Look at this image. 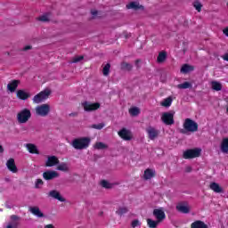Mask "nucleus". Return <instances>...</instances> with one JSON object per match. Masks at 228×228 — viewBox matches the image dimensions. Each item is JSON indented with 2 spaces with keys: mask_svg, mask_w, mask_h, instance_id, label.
I'll list each match as a JSON object with an SVG mask.
<instances>
[{
  "mask_svg": "<svg viewBox=\"0 0 228 228\" xmlns=\"http://www.w3.org/2000/svg\"><path fill=\"white\" fill-rule=\"evenodd\" d=\"M82 106L85 111L90 112V111H96V110H99V108H101V103L99 102L92 103L90 102H84L82 103Z\"/></svg>",
  "mask_w": 228,
  "mask_h": 228,
  "instance_id": "6e6552de",
  "label": "nucleus"
},
{
  "mask_svg": "<svg viewBox=\"0 0 228 228\" xmlns=\"http://www.w3.org/2000/svg\"><path fill=\"white\" fill-rule=\"evenodd\" d=\"M6 167L12 174H17V172H19V168H17V165H15L14 159H9L6 162Z\"/></svg>",
  "mask_w": 228,
  "mask_h": 228,
  "instance_id": "4468645a",
  "label": "nucleus"
},
{
  "mask_svg": "<svg viewBox=\"0 0 228 228\" xmlns=\"http://www.w3.org/2000/svg\"><path fill=\"white\" fill-rule=\"evenodd\" d=\"M57 170H60L61 172H69L70 167H69L68 163L62 162L57 166Z\"/></svg>",
  "mask_w": 228,
  "mask_h": 228,
  "instance_id": "c756f323",
  "label": "nucleus"
},
{
  "mask_svg": "<svg viewBox=\"0 0 228 228\" xmlns=\"http://www.w3.org/2000/svg\"><path fill=\"white\" fill-rule=\"evenodd\" d=\"M127 211H129V209L126 207H120V208H118L116 213L119 216H122V215H126V213H127Z\"/></svg>",
  "mask_w": 228,
  "mask_h": 228,
  "instance_id": "58836bf2",
  "label": "nucleus"
},
{
  "mask_svg": "<svg viewBox=\"0 0 228 228\" xmlns=\"http://www.w3.org/2000/svg\"><path fill=\"white\" fill-rule=\"evenodd\" d=\"M51 113V105L45 103L36 107V115L38 117H47Z\"/></svg>",
  "mask_w": 228,
  "mask_h": 228,
  "instance_id": "423d86ee",
  "label": "nucleus"
},
{
  "mask_svg": "<svg viewBox=\"0 0 228 228\" xmlns=\"http://www.w3.org/2000/svg\"><path fill=\"white\" fill-rule=\"evenodd\" d=\"M140 61H140L139 59L135 61V66L137 67V69H140Z\"/></svg>",
  "mask_w": 228,
  "mask_h": 228,
  "instance_id": "8fccbe9b",
  "label": "nucleus"
},
{
  "mask_svg": "<svg viewBox=\"0 0 228 228\" xmlns=\"http://www.w3.org/2000/svg\"><path fill=\"white\" fill-rule=\"evenodd\" d=\"M146 131L148 133L150 140H156V138H158V136L159 135V131L152 126L148 127Z\"/></svg>",
  "mask_w": 228,
  "mask_h": 228,
  "instance_id": "a211bd4d",
  "label": "nucleus"
},
{
  "mask_svg": "<svg viewBox=\"0 0 228 228\" xmlns=\"http://www.w3.org/2000/svg\"><path fill=\"white\" fill-rule=\"evenodd\" d=\"M50 17H51L50 13H45L38 17L37 20H39L40 22H49L51 20Z\"/></svg>",
  "mask_w": 228,
  "mask_h": 228,
  "instance_id": "2f4dec72",
  "label": "nucleus"
},
{
  "mask_svg": "<svg viewBox=\"0 0 228 228\" xmlns=\"http://www.w3.org/2000/svg\"><path fill=\"white\" fill-rule=\"evenodd\" d=\"M94 149L97 151H104L108 149V145L104 142H98L94 144Z\"/></svg>",
  "mask_w": 228,
  "mask_h": 228,
  "instance_id": "473e14b6",
  "label": "nucleus"
},
{
  "mask_svg": "<svg viewBox=\"0 0 228 228\" xmlns=\"http://www.w3.org/2000/svg\"><path fill=\"white\" fill-rule=\"evenodd\" d=\"M147 224H148V226L150 228H157L158 225H159V224H161L160 222H158V219L156 221L151 219V218H148L147 219Z\"/></svg>",
  "mask_w": 228,
  "mask_h": 228,
  "instance_id": "7c9ffc66",
  "label": "nucleus"
},
{
  "mask_svg": "<svg viewBox=\"0 0 228 228\" xmlns=\"http://www.w3.org/2000/svg\"><path fill=\"white\" fill-rule=\"evenodd\" d=\"M26 148L30 154H40V151H38V148L33 143H27Z\"/></svg>",
  "mask_w": 228,
  "mask_h": 228,
  "instance_id": "b1692460",
  "label": "nucleus"
},
{
  "mask_svg": "<svg viewBox=\"0 0 228 228\" xmlns=\"http://www.w3.org/2000/svg\"><path fill=\"white\" fill-rule=\"evenodd\" d=\"M176 209L179 213H183V215H188L190 213V206L187 203H180L176 206Z\"/></svg>",
  "mask_w": 228,
  "mask_h": 228,
  "instance_id": "6ab92c4d",
  "label": "nucleus"
},
{
  "mask_svg": "<svg viewBox=\"0 0 228 228\" xmlns=\"http://www.w3.org/2000/svg\"><path fill=\"white\" fill-rule=\"evenodd\" d=\"M28 211L34 215V216H37V218H44L45 216L42 210H40V208L35 206V207H29Z\"/></svg>",
  "mask_w": 228,
  "mask_h": 228,
  "instance_id": "dca6fc26",
  "label": "nucleus"
},
{
  "mask_svg": "<svg viewBox=\"0 0 228 228\" xmlns=\"http://www.w3.org/2000/svg\"><path fill=\"white\" fill-rule=\"evenodd\" d=\"M51 95V91L49 89H45L41 91L39 94H36L33 98V102L35 104H40V102H44L46 99H49Z\"/></svg>",
  "mask_w": 228,
  "mask_h": 228,
  "instance_id": "39448f33",
  "label": "nucleus"
},
{
  "mask_svg": "<svg viewBox=\"0 0 228 228\" xmlns=\"http://www.w3.org/2000/svg\"><path fill=\"white\" fill-rule=\"evenodd\" d=\"M106 125L104 123H100V124H97V125H92V128L93 129H98V130H101L102 129V127H104Z\"/></svg>",
  "mask_w": 228,
  "mask_h": 228,
  "instance_id": "c03bdc74",
  "label": "nucleus"
},
{
  "mask_svg": "<svg viewBox=\"0 0 228 228\" xmlns=\"http://www.w3.org/2000/svg\"><path fill=\"white\" fill-rule=\"evenodd\" d=\"M191 228H208V224H206L204 222L198 220L193 222L191 224Z\"/></svg>",
  "mask_w": 228,
  "mask_h": 228,
  "instance_id": "cd10ccee",
  "label": "nucleus"
},
{
  "mask_svg": "<svg viewBox=\"0 0 228 228\" xmlns=\"http://www.w3.org/2000/svg\"><path fill=\"white\" fill-rule=\"evenodd\" d=\"M193 70H195V67L189 64H183L180 69V72H182V74H188L190 72H193Z\"/></svg>",
  "mask_w": 228,
  "mask_h": 228,
  "instance_id": "5701e85b",
  "label": "nucleus"
},
{
  "mask_svg": "<svg viewBox=\"0 0 228 228\" xmlns=\"http://www.w3.org/2000/svg\"><path fill=\"white\" fill-rule=\"evenodd\" d=\"M191 170H192V168H191V167H190V166H187V167H185V172H187V173L191 172Z\"/></svg>",
  "mask_w": 228,
  "mask_h": 228,
  "instance_id": "09e8293b",
  "label": "nucleus"
},
{
  "mask_svg": "<svg viewBox=\"0 0 228 228\" xmlns=\"http://www.w3.org/2000/svg\"><path fill=\"white\" fill-rule=\"evenodd\" d=\"M3 152H4V148L0 144V154H3Z\"/></svg>",
  "mask_w": 228,
  "mask_h": 228,
  "instance_id": "864d4df0",
  "label": "nucleus"
},
{
  "mask_svg": "<svg viewBox=\"0 0 228 228\" xmlns=\"http://www.w3.org/2000/svg\"><path fill=\"white\" fill-rule=\"evenodd\" d=\"M101 185L102 186V188H106V190H111V188H113V183H110L106 180H102L101 182Z\"/></svg>",
  "mask_w": 228,
  "mask_h": 228,
  "instance_id": "4c0bfd02",
  "label": "nucleus"
},
{
  "mask_svg": "<svg viewBox=\"0 0 228 228\" xmlns=\"http://www.w3.org/2000/svg\"><path fill=\"white\" fill-rule=\"evenodd\" d=\"M193 6H194L195 10H197V12H201V10H202V4H200V2L195 1L193 3Z\"/></svg>",
  "mask_w": 228,
  "mask_h": 228,
  "instance_id": "79ce46f5",
  "label": "nucleus"
},
{
  "mask_svg": "<svg viewBox=\"0 0 228 228\" xmlns=\"http://www.w3.org/2000/svg\"><path fill=\"white\" fill-rule=\"evenodd\" d=\"M48 197L59 200V202H65V198L61 197V194L57 190H52L48 192Z\"/></svg>",
  "mask_w": 228,
  "mask_h": 228,
  "instance_id": "2eb2a0df",
  "label": "nucleus"
},
{
  "mask_svg": "<svg viewBox=\"0 0 228 228\" xmlns=\"http://www.w3.org/2000/svg\"><path fill=\"white\" fill-rule=\"evenodd\" d=\"M202 150L200 148L189 149L183 151V159H193L195 158H200Z\"/></svg>",
  "mask_w": 228,
  "mask_h": 228,
  "instance_id": "7ed1b4c3",
  "label": "nucleus"
},
{
  "mask_svg": "<svg viewBox=\"0 0 228 228\" xmlns=\"http://www.w3.org/2000/svg\"><path fill=\"white\" fill-rule=\"evenodd\" d=\"M6 181L10 182V179H6Z\"/></svg>",
  "mask_w": 228,
  "mask_h": 228,
  "instance_id": "5fc2aeb1",
  "label": "nucleus"
},
{
  "mask_svg": "<svg viewBox=\"0 0 228 228\" xmlns=\"http://www.w3.org/2000/svg\"><path fill=\"white\" fill-rule=\"evenodd\" d=\"M153 216H155L156 220L158 222H163L165 218H167V216L165 215V211H163V208H155L153 210Z\"/></svg>",
  "mask_w": 228,
  "mask_h": 228,
  "instance_id": "9b49d317",
  "label": "nucleus"
},
{
  "mask_svg": "<svg viewBox=\"0 0 228 228\" xmlns=\"http://www.w3.org/2000/svg\"><path fill=\"white\" fill-rule=\"evenodd\" d=\"M220 149L224 154H228V137L222 140Z\"/></svg>",
  "mask_w": 228,
  "mask_h": 228,
  "instance_id": "a878e982",
  "label": "nucleus"
},
{
  "mask_svg": "<svg viewBox=\"0 0 228 228\" xmlns=\"http://www.w3.org/2000/svg\"><path fill=\"white\" fill-rule=\"evenodd\" d=\"M31 49H33V45H29L23 47L21 51L27 52V51H31Z\"/></svg>",
  "mask_w": 228,
  "mask_h": 228,
  "instance_id": "de8ad7c7",
  "label": "nucleus"
},
{
  "mask_svg": "<svg viewBox=\"0 0 228 228\" xmlns=\"http://www.w3.org/2000/svg\"><path fill=\"white\" fill-rule=\"evenodd\" d=\"M174 113L175 112H164L161 116V120L166 126H173L174 121Z\"/></svg>",
  "mask_w": 228,
  "mask_h": 228,
  "instance_id": "0eeeda50",
  "label": "nucleus"
},
{
  "mask_svg": "<svg viewBox=\"0 0 228 228\" xmlns=\"http://www.w3.org/2000/svg\"><path fill=\"white\" fill-rule=\"evenodd\" d=\"M183 129L184 130H181V133H183V134H184L186 131L188 133H197V131H199V124H197V122H195L191 118H185L183 122Z\"/></svg>",
  "mask_w": 228,
  "mask_h": 228,
  "instance_id": "f257e3e1",
  "label": "nucleus"
},
{
  "mask_svg": "<svg viewBox=\"0 0 228 228\" xmlns=\"http://www.w3.org/2000/svg\"><path fill=\"white\" fill-rule=\"evenodd\" d=\"M140 225H142V223H140V220H138V219H134L131 223V227H133V228L140 227Z\"/></svg>",
  "mask_w": 228,
  "mask_h": 228,
  "instance_id": "37998d69",
  "label": "nucleus"
},
{
  "mask_svg": "<svg viewBox=\"0 0 228 228\" xmlns=\"http://www.w3.org/2000/svg\"><path fill=\"white\" fill-rule=\"evenodd\" d=\"M118 136L126 142H129L133 139V135L131 134L130 130L126 128H122L119 132H118Z\"/></svg>",
  "mask_w": 228,
  "mask_h": 228,
  "instance_id": "f8f14e48",
  "label": "nucleus"
},
{
  "mask_svg": "<svg viewBox=\"0 0 228 228\" xmlns=\"http://www.w3.org/2000/svg\"><path fill=\"white\" fill-rule=\"evenodd\" d=\"M20 217L18 216L12 215L10 217V221L7 223L4 228H19V221Z\"/></svg>",
  "mask_w": 228,
  "mask_h": 228,
  "instance_id": "9d476101",
  "label": "nucleus"
},
{
  "mask_svg": "<svg viewBox=\"0 0 228 228\" xmlns=\"http://www.w3.org/2000/svg\"><path fill=\"white\" fill-rule=\"evenodd\" d=\"M120 67L121 70H124L125 72H131V70H133V64L126 61L121 62Z\"/></svg>",
  "mask_w": 228,
  "mask_h": 228,
  "instance_id": "bb28decb",
  "label": "nucleus"
},
{
  "mask_svg": "<svg viewBox=\"0 0 228 228\" xmlns=\"http://www.w3.org/2000/svg\"><path fill=\"white\" fill-rule=\"evenodd\" d=\"M209 188L212 191H215V193H224V188L215 182L210 183Z\"/></svg>",
  "mask_w": 228,
  "mask_h": 228,
  "instance_id": "412c9836",
  "label": "nucleus"
},
{
  "mask_svg": "<svg viewBox=\"0 0 228 228\" xmlns=\"http://www.w3.org/2000/svg\"><path fill=\"white\" fill-rule=\"evenodd\" d=\"M16 95L18 99H20L21 101H27V99L31 97V94L24 90H18Z\"/></svg>",
  "mask_w": 228,
  "mask_h": 228,
  "instance_id": "aec40b11",
  "label": "nucleus"
},
{
  "mask_svg": "<svg viewBox=\"0 0 228 228\" xmlns=\"http://www.w3.org/2000/svg\"><path fill=\"white\" fill-rule=\"evenodd\" d=\"M91 14L93 15V19H97V15L99 14V12L97 10L91 11Z\"/></svg>",
  "mask_w": 228,
  "mask_h": 228,
  "instance_id": "49530a36",
  "label": "nucleus"
},
{
  "mask_svg": "<svg viewBox=\"0 0 228 228\" xmlns=\"http://www.w3.org/2000/svg\"><path fill=\"white\" fill-rule=\"evenodd\" d=\"M154 175H156V171L148 168L144 171V175L143 177L145 179V181H149V179H152V177H154Z\"/></svg>",
  "mask_w": 228,
  "mask_h": 228,
  "instance_id": "393cba45",
  "label": "nucleus"
},
{
  "mask_svg": "<svg viewBox=\"0 0 228 228\" xmlns=\"http://www.w3.org/2000/svg\"><path fill=\"white\" fill-rule=\"evenodd\" d=\"M20 84V80H12L7 85V90L12 93L15 92V90H17V86H19Z\"/></svg>",
  "mask_w": 228,
  "mask_h": 228,
  "instance_id": "4be33fe9",
  "label": "nucleus"
},
{
  "mask_svg": "<svg viewBox=\"0 0 228 228\" xmlns=\"http://www.w3.org/2000/svg\"><path fill=\"white\" fill-rule=\"evenodd\" d=\"M60 165V159L56 156H48L45 161V167H56Z\"/></svg>",
  "mask_w": 228,
  "mask_h": 228,
  "instance_id": "ddd939ff",
  "label": "nucleus"
},
{
  "mask_svg": "<svg viewBox=\"0 0 228 228\" xmlns=\"http://www.w3.org/2000/svg\"><path fill=\"white\" fill-rule=\"evenodd\" d=\"M164 108H170L172 106V98L168 97L160 103Z\"/></svg>",
  "mask_w": 228,
  "mask_h": 228,
  "instance_id": "e433bc0d",
  "label": "nucleus"
},
{
  "mask_svg": "<svg viewBox=\"0 0 228 228\" xmlns=\"http://www.w3.org/2000/svg\"><path fill=\"white\" fill-rule=\"evenodd\" d=\"M223 33L228 37V27L223 30Z\"/></svg>",
  "mask_w": 228,
  "mask_h": 228,
  "instance_id": "603ef678",
  "label": "nucleus"
},
{
  "mask_svg": "<svg viewBox=\"0 0 228 228\" xmlns=\"http://www.w3.org/2000/svg\"><path fill=\"white\" fill-rule=\"evenodd\" d=\"M129 113L132 117H138L140 115V109L138 107H133L129 109Z\"/></svg>",
  "mask_w": 228,
  "mask_h": 228,
  "instance_id": "c9c22d12",
  "label": "nucleus"
},
{
  "mask_svg": "<svg viewBox=\"0 0 228 228\" xmlns=\"http://www.w3.org/2000/svg\"><path fill=\"white\" fill-rule=\"evenodd\" d=\"M191 83L190 82H183V84H179L177 86V88H179V90H186L187 88H191Z\"/></svg>",
  "mask_w": 228,
  "mask_h": 228,
  "instance_id": "f704fd0d",
  "label": "nucleus"
},
{
  "mask_svg": "<svg viewBox=\"0 0 228 228\" xmlns=\"http://www.w3.org/2000/svg\"><path fill=\"white\" fill-rule=\"evenodd\" d=\"M222 58L224 60V61H228V53L223 55Z\"/></svg>",
  "mask_w": 228,
  "mask_h": 228,
  "instance_id": "3c124183",
  "label": "nucleus"
},
{
  "mask_svg": "<svg viewBox=\"0 0 228 228\" xmlns=\"http://www.w3.org/2000/svg\"><path fill=\"white\" fill-rule=\"evenodd\" d=\"M71 145L77 151H83V149H86L90 145V138L82 137L75 139L72 141Z\"/></svg>",
  "mask_w": 228,
  "mask_h": 228,
  "instance_id": "f03ea898",
  "label": "nucleus"
},
{
  "mask_svg": "<svg viewBox=\"0 0 228 228\" xmlns=\"http://www.w3.org/2000/svg\"><path fill=\"white\" fill-rule=\"evenodd\" d=\"M31 118V110L23 109L17 114V120L19 124H26Z\"/></svg>",
  "mask_w": 228,
  "mask_h": 228,
  "instance_id": "20e7f679",
  "label": "nucleus"
},
{
  "mask_svg": "<svg viewBox=\"0 0 228 228\" xmlns=\"http://www.w3.org/2000/svg\"><path fill=\"white\" fill-rule=\"evenodd\" d=\"M85 57L83 55L80 56H75L72 58L71 63H79V61H82V60H84Z\"/></svg>",
  "mask_w": 228,
  "mask_h": 228,
  "instance_id": "a19ab883",
  "label": "nucleus"
},
{
  "mask_svg": "<svg viewBox=\"0 0 228 228\" xmlns=\"http://www.w3.org/2000/svg\"><path fill=\"white\" fill-rule=\"evenodd\" d=\"M212 90H215L216 92H220L222 90V84L220 82L212 81Z\"/></svg>",
  "mask_w": 228,
  "mask_h": 228,
  "instance_id": "72a5a7b5",
  "label": "nucleus"
},
{
  "mask_svg": "<svg viewBox=\"0 0 228 228\" xmlns=\"http://www.w3.org/2000/svg\"><path fill=\"white\" fill-rule=\"evenodd\" d=\"M60 177V173L54 170H47L43 173V178L45 181H53V179H56Z\"/></svg>",
  "mask_w": 228,
  "mask_h": 228,
  "instance_id": "1a4fd4ad",
  "label": "nucleus"
},
{
  "mask_svg": "<svg viewBox=\"0 0 228 228\" xmlns=\"http://www.w3.org/2000/svg\"><path fill=\"white\" fill-rule=\"evenodd\" d=\"M127 10H134L135 12L138 10L144 11L145 7L143 5L140 4L138 2H131L128 4H126Z\"/></svg>",
  "mask_w": 228,
  "mask_h": 228,
  "instance_id": "f3484780",
  "label": "nucleus"
},
{
  "mask_svg": "<svg viewBox=\"0 0 228 228\" xmlns=\"http://www.w3.org/2000/svg\"><path fill=\"white\" fill-rule=\"evenodd\" d=\"M42 185H44V181H42V179H37L35 188L38 189Z\"/></svg>",
  "mask_w": 228,
  "mask_h": 228,
  "instance_id": "a18cd8bd",
  "label": "nucleus"
},
{
  "mask_svg": "<svg viewBox=\"0 0 228 228\" xmlns=\"http://www.w3.org/2000/svg\"><path fill=\"white\" fill-rule=\"evenodd\" d=\"M110 69H111V64L107 63L102 69L103 76H110Z\"/></svg>",
  "mask_w": 228,
  "mask_h": 228,
  "instance_id": "ea45409f",
  "label": "nucleus"
},
{
  "mask_svg": "<svg viewBox=\"0 0 228 228\" xmlns=\"http://www.w3.org/2000/svg\"><path fill=\"white\" fill-rule=\"evenodd\" d=\"M167 61V52L161 51L157 57V63H165Z\"/></svg>",
  "mask_w": 228,
  "mask_h": 228,
  "instance_id": "c85d7f7f",
  "label": "nucleus"
}]
</instances>
